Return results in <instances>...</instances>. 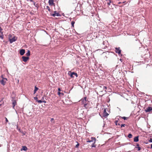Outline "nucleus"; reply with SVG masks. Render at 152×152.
<instances>
[{"instance_id": "obj_25", "label": "nucleus", "mask_w": 152, "mask_h": 152, "mask_svg": "<svg viewBox=\"0 0 152 152\" xmlns=\"http://www.w3.org/2000/svg\"><path fill=\"white\" fill-rule=\"evenodd\" d=\"M95 143H93L91 145L92 147H96V145H94Z\"/></svg>"}, {"instance_id": "obj_6", "label": "nucleus", "mask_w": 152, "mask_h": 152, "mask_svg": "<svg viewBox=\"0 0 152 152\" xmlns=\"http://www.w3.org/2000/svg\"><path fill=\"white\" fill-rule=\"evenodd\" d=\"M115 51L116 53H118L119 54H121V50L120 49V48L119 47L115 48Z\"/></svg>"}, {"instance_id": "obj_2", "label": "nucleus", "mask_w": 152, "mask_h": 152, "mask_svg": "<svg viewBox=\"0 0 152 152\" xmlns=\"http://www.w3.org/2000/svg\"><path fill=\"white\" fill-rule=\"evenodd\" d=\"M1 77L2 78V79L0 80V83L2 85L4 86L5 85L6 81H7V79L5 78H4L2 75H1Z\"/></svg>"}, {"instance_id": "obj_7", "label": "nucleus", "mask_w": 152, "mask_h": 152, "mask_svg": "<svg viewBox=\"0 0 152 152\" xmlns=\"http://www.w3.org/2000/svg\"><path fill=\"white\" fill-rule=\"evenodd\" d=\"M151 110H152V107L150 106L147 107L145 110V112L146 113L150 112Z\"/></svg>"}, {"instance_id": "obj_34", "label": "nucleus", "mask_w": 152, "mask_h": 152, "mask_svg": "<svg viewBox=\"0 0 152 152\" xmlns=\"http://www.w3.org/2000/svg\"><path fill=\"white\" fill-rule=\"evenodd\" d=\"M58 94L59 95H60L61 94V93L60 92V91H58Z\"/></svg>"}, {"instance_id": "obj_27", "label": "nucleus", "mask_w": 152, "mask_h": 152, "mask_svg": "<svg viewBox=\"0 0 152 152\" xmlns=\"http://www.w3.org/2000/svg\"><path fill=\"white\" fill-rule=\"evenodd\" d=\"M122 118L125 120H126L128 118L125 117H122Z\"/></svg>"}, {"instance_id": "obj_40", "label": "nucleus", "mask_w": 152, "mask_h": 152, "mask_svg": "<svg viewBox=\"0 0 152 152\" xmlns=\"http://www.w3.org/2000/svg\"><path fill=\"white\" fill-rule=\"evenodd\" d=\"M34 5H35V2H34Z\"/></svg>"}, {"instance_id": "obj_15", "label": "nucleus", "mask_w": 152, "mask_h": 152, "mask_svg": "<svg viewBox=\"0 0 152 152\" xmlns=\"http://www.w3.org/2000/svg\"><path fill=\"white\" fill-rule=\"evenodd\" d=\"M134 141L135 142H137L138 141H139L138 136H137V137H135L134 138Z\"/></svg>"}, {"instance_id": "obj_44", "label": "nucleus", "mask_w": 152, "mask_h": 152, "mask_svg": "<svg viewBox=\"0 0 152 152\" xmlns=\"http://www.w3.org/2000/svg\"><path fill=\"white\" fill-rule=\"evenodd\" d=\"M34 99H37V98H34Z\"/></svg>"}, {"instance_id": "obj_30", "label": "nucleus", "mask_w": 152, "mask_h": 152, "mask_svg": "<svg viewBox=\"0 0 152 152\" xmlns=\"http://www.w3.org/2000/svg\"><path fill=\"white\" fill-rule=\"evenodd\" d=\"M79 145V144L78 143L77 145H76L75 147L77 148H78Z\"/></svg>"}, {"instance_id": "obj_5", "label": "nucleus", "mask_w": 152, "mask_h": 152, "mask_svg": "<svg viewBox=\"0 0 152 152\" xmlns=\"http://www.w3.org/2000/svg\"><path fill=\"white\" fill-rule=\"evenodd\" d=\"M50 15L51 16L55 17L56 16H60L61 15L58 12H57L56 11H54V13L53 14H50Z\"/></svg>"}, {"instance_id": "obj_23", "label": "nucleus", "mask_w": 152, "mask_h": 152, "mask_svg": "<svg viewBox=\"0 0 152 152\" xmlns=\"http://www.w3.org/2000/svg\"><path fill=\"white\" fill-rule=\"evenodd\" d=\"M132 135L131 134H128V137L129 138H131L132 137Z\"/></svg>"}, {"instance_id": "obj_18", "label": "nucleus", "mask_w": 152, "mask_h": 152, "mask_svg": "<svg viewBox=\"0 0 152 152\" xmlns=\"http://www.w3.org/2000/svg\"><path fill=\"white\" fill-rule=\"evenodd\" d=\"M37 101L38 103H41L42 102H44V103H45L46 102V101L45 100L42 101L41 100H38Z\"/></svg>"}, {"instance_id": "obj_8", "label": "nucleus", "mask_w": 152, "mask_h": 152, "mask_svg": "<svg viewBox=\"0 0 152 152\" xmlns=\"http://www.w3.org/2000/svg\"><path fill=\"white\" fill-rule=\"evenodd\" d=\"M55 0H49L48 1V3L49 5L50 6H55V3H54V1Z\"/></svg>"}, {"instance_id": "obj_12", "label": "nucleus", "mask_w": 152, "mask_h": 152, "mask_svg": "<svg viewBox=\"0 0 152 152\" xmlns=\"http://www.w3.org/2000/svg\"><path fill=\"white\" fill-rule=\"evenodd\" d=\"M91 140H90V142H92L93 143H95L96 141V139L95 138L92 137Z\"/></svg>"}, {"instance_id": "obj_14", "label": "nucleus", "mask_w": 152, "mask_h": 152, "mask_svg": "<svg viewBox=\"0 0 152 152\" xmlns=\"http://www.w3.org/2000/svg\"><path fill=\"white\" fill-rule=\"evenodd\" d=\"M17 104V102L15 100H14L12 102L13 107L14 108V107Z\"/></svg>"}, {"instance_id": "obj_46", "label": "nucleus", "mask_w": 152, "mask_h": 152, "mask_svg": "<svg viewBox=\"0 0 152 152\" xmlns=\"http://www.w3.org/2000/svg\"><path fill=\"white\" fill-rule=\"evenodd\" d=\"M1 105V104H0V106Z\"/></svg>"}, {"instance_id": "obj_42", "label": "nucleus", "mask_w": 152, "mask_h": 152, "mask_svg": "<svg viewBox=\"0 0 152 152\" xmlns=\"http://www.w3.org/2000/svg\"><path fill=\"white\" fill-rule=\"evenodd\" d=\"M104 88H105L106 89V87H104Z\"/></svg>"}, {"instance_id": "obj_11", "label": "nucleus", "mask_w": 152, "mask_h": 152, "mask_svg": "<svg viewBox=\"0 0 152 152\" xmlns=\"http://www.w3.org/2000/svg\"><path fill=\"white\" fill-rule=\"evenodd\" d=\"M25 53V50L24 49H21L20 51V54L21 55L23 56Z\"/></svg>"}, {"instance_id": "obj_28", "label": "nucleus", "mask_w": 152, "mask_h": 152, "mask_svg": "<svg viewBox=\"0 0 152 152\" xmlns=\"http://www.w3.org/2000/svg\"><path fill=\"white\" fill-rule=\"evenodd\" d=\"M5 118L6 119V124H7V122H8L9 121L7 118L6 117H5Z\"/></svg>"}, {"instance_id": "obj_3", "label": "nucleus", "mask_w": 152, "mask_h": 152, "mask_svg": "<svg viewBox=\"0 0 152 152\" xmlns=\"http://www.w3.org/2000/svg\"><path fill=\"white\" fill-rule=\"evenodd\" d=\"M68 74L72 78L74 77V76H75L76 77H78V75L75 72H72L71 71H69V72Z\"/></svg>"}, {"instance_id": "obj_41", "label": "nucleus", "mask_w": 152, "mask_h": 152, "mask_svg": "<svg viewBox=\"0 0 152 152\" xmlns=\"http://www.w3.org/2000/svg\"><path fill=\"white\" fill-rule=\"evenodd\" d=\"M151 148H152V144L151 145Z\"/></svg>"}, {"instance_id": "obj_13", "label": "nucleus", "mask_w": 152, "mask_h": 152, "mask_svg": "<svg viewBox=\"0 0 152 152\" xmlns=\"http://www.w3.org/2000/svg\"><path fill=\"white\" fill-rule=\"evenodd\" d=\"M27 149V147L26 146H23L22 148L21 149V151H22L24 150V151H26Z\"/></svg>"}, {"instance_id": "obj_35", "label": "nucleus", "mask_w": 152, "mask_h": 152, "mask_svg": "<svg viewBox=\"0 0 152 152\" xmlns=\"http://www.w3.org/2000/svg\"><path fill=\"white\" fill-rule=\"evenodd\" d=\"M54 120V119L53 118H52L51 119L50 121H52Z\"/></svg>"}, {"instance_id": "obj_43", "label": "nucleus", "mask_w": 152, "mask_h": 152, "mask_svg": "<svg viewBox=\"0 0 152 152\" xmlns=\"http://www.w3.org/2000/svg\"><path fill=\"white\" fill-rule=\"evenodd\" d=\"M125 3V2H123L122 3Z\"/></svg>"}, {"instance_id": "obj_20", "label": "nucleus", "mask_w": 152, "mask_h": 152, "mask_svg": "<svg viewBox=\"0 0 152 152\" xmlns=\"http://www.w3.org/2000/svg\"><path fill=\"white\" fill-rule=\"evenodd\" d=\"M46 9L48 10V11L49 12L51 11V9L50 8V7L48 6H47L46 7Z\"/></svg>"}, {"instance_id": "obj_22", "label": "nucleus", "mask_w": 152, "mask_h": 152, "mask_svg": "<svg viewBox=\"0 0 152 152\" xmlns=\"http://www.w3.org/2000/svg\"><path fill=\"white\" fill-rule=\"evenodd\" d=\"M75 23V22L73 21H72L71 22V25H72V26L73 27H74V24Z\"/></svg>"}, {"instance_id": "obj_9", "label": "nucleus", "mask_w": 152, "mask_h": 152, "mask_svg": "<svg viewBox=\"0 0 152 152\" xmlns=\"http://www.w3.org/2000/svg\"><path fill=\"white\" fill-rule=\"evenodd\" d=\"M109 115V114L107 112L106 109H104L103 111V116L105 118L107 117Z\"/></svg>"}, {"instance_id": "obj_1", "label": "nucleus", "mask_w": 152, "mask_h": 152, "mask_svg": "<svg viewBox=\"0 0 152 152\" xmlns=\"http://www.w3.org/2000/svg\"><path fill=\"white\" fill-rule=\"evenodd\" d=\"M87 97H85L84 98L81 99L80 101L81 102L82 104L84 105V107L86 108H87L88 107V104L89 102V101L87 100Z\"/></svg>"}, {"instance_id": "obj_38", "label": "nucleus", "mask_w": 152, "mask_h": 152, "mask_svg": "<svg viewBox=\"0 0 152 152\" xmlns=\"http://www.w3.org/2000/svg\"><path fill=\"white\" fill-rule=\"evenodd\" d=\"M121 2H118V4H121Z\"/></svg>"}, {"instance_id": "obj_19", "label": "nucleus", "mask_w": 152, "mask_h": 152, "mask_svg": "<svg viewBox=\"0 0 152 152\" xmlns=\"http://www.w3.org/2000/svg\"><path fill=\"white\" fill-rule=\"evenodd\" d=\"M38 89V88L36 86L35 87V89H34V94H35L37 91Z\"/></svg>"}, {"instance_id": "obj_4", "label": "nucleus", "mask_w": 152, "mask_h": 152, "mask_svg": "<svg viewBox=\"0 0 152 152\" xmlns=\"http://www.w3.org/2000/svg\"><path fill=\"white\" fill-rule=\"evenodd\" d=\"M17 39V37H14L12 39H9V41L10 43H12L13 42H15Z\"/></svg>"}, {"instance_id": "obj_17", "label": "nucleus", "mask_w": 152, "mask_h": 152, "mask_svg": "<svg viewBox=\"0 0 152 152\" xmlns=\"http://www.w3.org/2000/svg\"><path fill=\"white\" fill-rule=\"evenodd\" d=\"M30 52L29 50H28V52L27 53H26V56H30Z\"/></svg>"}, {"instance_id": "obj_36", "label": "nucleus", "mask_w": 152, "mask_h": 152, "mask_svg": "<svg viewBox=\"0 0 152 152\" xmlns=\"http://www.w3.org/2000/svg\"><path fill=\"white\" fill-rule=\"evenodd\" d=\"M58 91H60L61 89H60V88H59L58 89Z\"/></svg>"}, {"instance_id": "obj_16", "label": "nucleus", "mask_w": 152, "mask_h": 152, "mask_svg": "<svg viewBox=\"0 0 152 152\" xmlns=\"http://www.w3.org/2000/svg\"><path fill=\"white\" fill-rule=\"evenodd\" d=\"M0 38H1L2 39H3V32L2 31L0 32Z\"/></svg>"}, {"instance_id": "obj_26", "label": "nucleus", "mask_w": 152, "mask_h": 152, "mask_svg": "<svg viewBox=\"0 0 152 152\" xmlns=\"http://www.w3.org/2000/svg\"><path fill=\"white\" fill-rule=\"evenodd\" d=\"M111 3V1L110 0H109V2H107V4L108 5H110V4Z\"/></svg>"}, {"instance_id": "obj_24", "label": "nucleus", "mask_w": 152, "mask_h": 152, "mask_svg": "<svg viewBox=\"0 0 152 152\" xmlns=\"http://www.w3.org/2000/svg\"><path fill=\"white\" fill-rule=\"evenodd\" d=\"M137 146H138V147H137L136 148H137L138 149V151H140L141 150V148L139 147V144H137Z\"/></svg>"}, {"instance_id": "obj_32", "label": "nucleus", "mask_w": 152, "mask_h": 152, "mask_svg": "<svg viewBox=\"0 0 152 152\" xmlns=\"http://www.w3.org/2000/svg\"><path fill=\"white\" fill-rule=\"evenodd\" d=\"M88 140L87 141V142H90V140H89V139H87Z\"/></svg>"}, {"instance_id": "obj_31", "label": "nucleus", "mask_w": 152, "mask_h": 152, "mask_svg": "<svg viewBox=\"0 0 152 152\" xmlns=\"http://www.w3.org/2000/svg\"><path fill=\"white\" fill-rule=\"evenodd\" d=\"M125 125V124H122L121 125V127H124Z\"/></svg>"}, {"instance_id": "obj_21", "label": "nucleus", "mask_w": 152, "mask_h": 152, "mask_svg": "<svg viewBox=\"0 0 152 152\" xmlns=\"http://www.w3.org/2000/svg\"><path fill=\"white\" fill-rule=\"evenodd\" d=\"M115 125H116V126H117V125H120V124L118 123V121H116L115 122Z\"/></svg>"}, {"instance_id": "obj_37", "label": "nucleus", "mask_w": 152, "mask_h": 152, "mask_svg": "<svg viewBox=\"0 0 152 152\" xmlns=\"http://www.w3.org/2000/svg\"><path fill=\"white\" fill-rule=\"evenodd\" d=\"M34 113H35V114H38V113H37V112H35Z\"/></svg>"}, {"instance_id": "obj_10", "label": "nucleus", "mask_w": 152, "mask_h": 152, "mask_svg": "<svg viewBox=\"0 0 152 152\" xmlns=\"http://www.w3.org/2000/svg\"><path fill=\"white\" fill-rule=\"evenodd\" d=\"M22 58L23 61L26 62L29 59V58L28 57L23 56L22 57Z\"/></svg>"}, {"instance_id": "obj_29", "label": "nucleus", "mask_w": 152, "mask_h": 152, "mask_svg": "<svg viewBox=\"0 0 152 152\" xmlns=\"http://www.w3.org/2000/svg\"><path fill=\"white\" fill-rule=\"evenodd\" d=\"M149 142H152V138H150L149 140Z\"/></svg>"}, {"instance_id": "obj_33", "label": "nucleus", "mask_w": 152, "mask_h": 152, "mask_svg": "<svg viewBox=\"0 0 152 152\" xmlns=\"http://www.w3.org/2000/svg\"><path fill=\"white\" fill-rule=\"evenodd\" d=\"M3 30L0 27V32H1V31Z\"/></svg>"}, {"instance_id": "obj_39", "label": "nucleus", "mask_w": 152, "mask_h": 152, "mask_svg": "<svg viewBox=\"0 0 152 152\" xmlns=\"http://www.w3.org/2000/svg\"><path fill=\"white\" fill-rule=\"evenodd\" d=\"M61 94L62 95H64V94L63 93H61Z\"/></svg>"}, {"instance_id": "obj_45", "label": "nucleus", "mask_w": 152, "mask_h": 152, "mask_svg": "<svg viewBox=\"0 0 152 152\" xmlns=\"http://www.w3.org/2000/svg\"><path fill=\"white\" fill-rule=\"evenodd\" d=\"M34 99H37V98H34Z\"/></svg>"}]
</instances>
